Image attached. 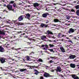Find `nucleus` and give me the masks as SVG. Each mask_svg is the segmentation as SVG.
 <instances>
[{"label": "nucleus", "instance_id": "412c9836", "mask_svg": "<svg viewBox=\"0 0 79 79\" xmlns=\"http://www.w3.org/2000/svg\"><path fill=\"white\" fill-rule=\"evenodd\" d=\"M26 59H27V61H30V59H31V58L29 56H26Z\"/></svg>", "mask_w": 79, "mask_h": 79}, {"label": "nucleus", "instance_id": "20e7f679", "mask_svg": "<svg viewBox=\"0 0 79 79\" xmlns=\"http://www.w3.org/2000/svg\"><path fill=\"white\" fill-rule=\"evenodd\" d=\"M48 24H45L43 23H41L40 25V27H42L43 28V27H48Z\"/></svg>", "mask_w": 79, "mask_h": 79}, {"label": "nucleus", "instance_id": "b1692460", "mask_svg": "<svg viewBox=\"0 0 79 79\" xmlns=\"http://www.w3.org/2000/svg\"><path fill=\"white\" fill-rule=\"evenodd\" d=\"M49 46L51 48H52V47H55V45L51 44H49Z\"/></svg>", "mask_w": 79, "mask_h": 79}, {"label": "nucleus", "instance_id": "cd10ccee", "mask_svg": "<svg viewBox=\"0 0 79 79\" xmlns=\"http://www.w3.org/2000/svg\"><path fill=\"white\" fill-rule=\"evenodd\" d=\"M15 3V2L14 1H11L9 3V4L11 5V4H13L14 3Z\"/></svg>", "mask_w": 79, "mask_h": 79}, {"label": "nucleus", "instance_id": "c756f323", "mask_svg": "<svg viewBox=\"0 0 79 79\" xmlns=\"http://www.w3.org/2000/svg\"><path fill=\"white\" fill-rule=\"evenodd\" d=\"M48 50L49 51H50V52H53L54 53L55 52V51H53V49H48Z\"/></svg>", "mask_w": 79, "mask_h": 79}, {"label": "nucleus", "instance_id": "39448f33", "mask_svg": "<svg viewBox=\"0 0 79 79\" xmlns=\"http://www.w3.org/2000/svg\"><path fill=\"white\" fill-rule=\"evenodd\" d=\"M23 19H24V15H22L20 16L18 18L17 20L18 21H23Z\"/></svg>", "mask_w": 79, "mask_h": 79}, {"label": "nucleus", "instance_id": "4c0bfd02", "mask_svg": "<svg viewBox=\"0 0 79 79\" xmlns=\"http://www.w3.org/2000/svg\"><path fill=\"white\" fill-rule=\"evenodd\" d=\"M60 36H61V33H59L58 34V35H57V37H58V38H60Z\"/></svg>", "mask_w": 79, "mask_h": 79}, {"label": "nucleus", "instance_id": "2f4dec72", "mask_svg": "<svg viewBox=\"0 0 79 79\" xmlns=\"http://www.w3.org/2000/svg\"><path fill=\"white\" fill-rule=\"evenodd\" d=\"M50 58H51V59H52V60H55L56 59V57H52L50 56Z\"/></svg>", "mask_w": 79, "mask_h": 79}, {"label": "nucleus", "instance_id": "c9c22d12", "mask_svg": "<svg viewBox=\"0 0 79 79\" xmlns=\"http://www.w3.org/2000/svg\"><path fill=\"white\" fill-rule=\"evenodd\" d=\"M75 7L77 10V9H79V5L76 6Z\"/></svg>", "mask_w": 79, "mask_h": 79}, {"label": "nucleus", "instance_id": "473e14b6", "mask_svg": "<svg viewBox=\"0 0 79 79\" xmlns=\"http://www.w3.org/2000/svg\"><path fill=\"white\" fill-rule=\"evenodd\" d=\"M11 49L12 50H20L21 49V48H18L17 49H15V48H14V47H13V48H11Z\"/></svg>", "mask_w": 79, "mask_h": 79}, {"label": "nucleus", "instance_id": "09e8293b", "mask_svg": "<svg viewBox=\"0 0 79 79\" xmlns=\"http://www.w3.org/2000/svg\"><path fill=\"white\" fill-rule=\"evenodd\" d=\"M7 68H8V69H10V68H12L11 67V66H10L9 67H8Z\"/></svg>", "mask_w": 79, "mask_h": 79}, {"label": "nucleus", "instance_id": "72a5a7b5", "mask_svg": "<svg viewBox=\"0 0 79 79\" xmlns=\"http://www.w3.org/2000/svg\"><path fill=\"white\" fill-rule=\"evenodd\" d=\"M70 18H71V16H69L68 15H67L66 16V19H68V20H69Z\"/></svg>", "mask_w": 79, "mask_h": 79}, {"label": "nucleus", "instance_id": "69168bd1", "mask_svg": "<svg viewBox=\"0 0 79 79\" xmlns=\"http://www.w3.org/2000/svg\"><path fill=\"white\" fill-rule=\"evenodd\" d=\"M5 11L6 12V10H3V12H5Z\"/></svg>", "mask_w": 79, "mask_h": 79}, {"label": "nucleus", "instance_id": "1a4fd4ad", "mask_svg": "<svg viewBox=\"0 0 79 79\" xmlns=\"http://www.w3.org/2000/svg\"><path fill=\"white\" fill-rule=\"evenodd\" d=\"M49 15V14L48 13H46L44 14H43L42 15V16L43 18H46L47 17V15Z\"/></svg>", "mask_w": 79, "mask_h": 79}, {"label": "nucleus", "instance_id": "680f3d73", "mask_svg": "<svg viewBox=\"0 0 79 79\" xmlns=\"http://www.w3.org/2000/svg\"><path fill=\"white\" fill-rule=\"evenodd\" d=\"M77 68H78V69H79V65H77Z\"/></svg>", "mask_w": 79, "mask_h": 79}, {"label": "nucleus", "instance_id": "052dcab7", "mask_svg": "<svg viewBox=\"0 0 79 79\" xmlns=\"http://www.w3.org/2000/svg\"><path fill=\"white\" fill-rule=\"evenodd\" d=\"M30 44H31V43L30 42H28V45H30Z\"/></svg>", "mask_w": 79, "mask_h": 79}, {"label": "nucleus", "instance_id": "9b49d317", "mask_svg": "<svg viewBox=\"0 0 79 79\" xmlns=\"http://www.w3.org/2000/svg\"><path fill=\"white\" fill-rule=\"evenodd\" d=\"M39 5H40V4L37 2H35L33 4V6L35 8H37V7H39Z\"/></svg>", "mask_w": 79, "mask_h": 79}, {"label": "nucleus", "instance_id": "13d9d810", "mask_svg": "<svg viewBox=\"0 0 79 79\" xmlns=\"http://www.w3.org/2000/svg\"><path fill=\"white\" fill-rule=\"evenodd\" d=\"M2 21H1V24H1V25H3V22H2Z\"/></svg>", "mask_w": 79, "mask_h": 79}, {"label": "nucleus", "instance_id": "e2e57ef3", "mask_svg": "<svg viewBox=\"0 0 79 79\" xmlns=\"http://www.w3.org/2000/svg\"><path fill=\"white\" fill-rule=\"evenodd\" d=\"M31 52L33 53V54H34L35 53V52Z\"/></svg>", "mask_w": 79, "mask_h": 79}, {"label": "nucleus", "instance_id": "4d7b16f0", "mask_svg": "<svg viewBox=\"0 0 79 79\" xmlns=\"http://www.w3.org/2000/svg\"><path fill=\"white\" fill-rule=\"evenodd\" d=\"M76 1H74L73 2V3H76Z\"/></svg>", "mask_w": 79, "mask_h": 79}, {"label": "nucleus", "instance_id": "393cba45", "mask_svg": "<svg viewBox=\"0 0 79 79\" xmlns=\"http://www.w3.org/2000/svg\"><path fill=\"white\" fill-rule=\"evenodd\" d=\"M38 62L39 63V62H43V60L40 59V58L38 60Z\"/></svg>", "mask_w": 79, "mask_h": 79}, {"label": "nucleus", "instance_id": "c03bdc74", "mask_svg": "<svg viewBox=\"0 0 79 79\" xmlns=\"http://www.w3.org/2000/svg\"><path fill=\"white\" fill-rule=\"evenodd\" d=\"M67 41L68 42H70V43H71V44L73 43V41H72L71 40H68Z\"/></svg>", "mask_w": 79, "mask_h": 79}, {"label": "nucleus", "instance_id": "9d476101", "mask_svg": "<svg viewBox=\"0 0 79 79\" xmlns=\"http://www.w3.org/2000/svg\"><path fill=\"white\" fill-rule=\"evenodd\" d=\"M70 55H71L69 56V59H74V58H75L76 57V56H75V55H74L71 54H70Z\"/></svg>", "mask_w": 79, "mask_h": 79}, {"label": "nucleus", "instance_id": "f704fd0d", "mask_svg": "<svg viewBox=\"0 0 79 79\" xmlns=\"http://www.w3.org/2000/svg\"><path fill=\"white\" fill-rule=\"evenodd\" d=\"M35 38V37H34L32 38L31 40L34 41V42H35V41H36V40L35 39H34Z\"/></svg>", "mask_w": 79, "mask_h": 79}, {"label": "nucleus", "instance_id": "bf43d9fd", "mask_svg": "<svg viewBox=\"0 0 79 79\" xmlns=\"http://www.w3.org/2000/svg\"><path fill=\"white\" fill-rule=\"evenodd\" d=\"M43 50H47V49H46V48H43Z\"/></svg>", "mask_w": 79, "mask_h": 79}, {"label": "nucleus", "instance_id": "49530a36", "mask_svg": "<svg viewBox=\"0 0 79 79\" xmlns=\"http://www.w3.org/2000/svg\"><path fill=\"white\" fill-rule=\"evenodd\" d=\"M25 35V33H22L21 34L20 36H21V35Z\"/></svg>", "mask_w": 79, "mask_h": 79}, {"label": "nucleus", "instance_id": "5fc2aeb1", "mask_svg": "<svg viewBox=\"0 0 79 79\" xmlns=\"http://www.w3.org/2000/svg\"><path fill=\"white\" fill-rule=\"evenodd\" d=\"M22 32L21 31H18L17 32L18 34H19L20 33H22Z\"/></svg>", "mask_w": 79, "mask_h": 79}, {"label": "nucleus", "instance_id": "ddd939ff", "mask_svg": "<svg viewBox=\"0 0 79 79\" xmlns=\"http://www.w3.org/2000/svg\"><path fill=\"white\" fill-rule=\"evenodd\" d=\"M69 66H70L71 68H76V65L74 64H70Z\"/></svg>", "mask_w": 79, "mask_h": 79}, {"label": "nucleus", "instance_id": "bb28decb", "mask_svg": "<svg viewBox=\"0 0 79 79\" xmlns=\"http://www.w3.org/2000/svg\"><path fill=\"white\" fill-rule=\"evenodd\" d=\"M71 76H72V78H73V79H74V78L75 77H76V75L72 74V75H71Z\"/></svg>", "mask_w": 79, "mask_h": 79}, {"label": "nucleus", "instance_id": "7c9ffc66", "mask_svg": "<svg viewBox=\"0 0 79 79\" xmlns=\"http://www.w3.org/2000/svg\"><path fill=\"white\" fill-rule=\"evenodd\" d=\"M49 63H53V64H55V62H54V61L51 60L49 61Z\"/></svg>", "mask_w": 79, "mask_h": 79}, {"label": "nucleus", "instance_id": "6e6d98bb", "mask_svg": "<svg viewBox=\"0 0 79 79\" xmlns=\"http://www.w3.org/2000/svg\"><path fill=\"white\" fill-rule=\"evenodd\" d=\"M40 79H44V77H41L40 78Z\"/></svg>", "mask_w": 79, "mask_h": 79}, {"label": "nucleus", "instance_id": "f3484780", "mask_svg": "<svg viewBox=\"0 0 79 79\" xmlns=\"http://www.w3.org/2000/svg\"><path fill=\"white\" fill-rule=\"evenodd\" d=\"M34 71L35 72V74H36V75H38V73H39V71H38V70H37L36 69H34Z\"/></svg>", "mask_w": 79, "mask_h": 79}, {"label": "nucleus", "instance_id": "4468645a", "mask_svg": "<svg viewBox=\"0 0 79 79\" xmlns=\"http://www.w3.org/2000/svg\"><path fill=\"white\" fill-rule=\"evenodd\" d=\"M5 60H6V59L1 58L0 59V61L1 63H4L5 62Z\"/></svg>", "mask_w": 79, "mask_h": 79}, {"label": "nucleus", "instance_id": "de8ad7c7", "mask_svg": "<svg viewBox=\"0 0 79 79\" xmlns=\"http://www.w3.org/2000/svg\"><path fill=\"white\" fill-rule=\"evenodd\" d=\"M41 47L44 48V47H45V45H44V44H43V45H42L41 46Z\"/></svg>", "mask_w": 79, "mask_h": 79}, {"label": "nucleus", "instance_id": "aec40b11", "mask_svg": "<svg viewBox=\"0 0 79 79\" xmlns=\"http://www.w3.org/2000/svg\"><path fill=\"white\" fill-rule=\"evenodd\" d=\"M27 71L26 69H20V72H24V71Z\"/></svg>", "mask_w": 79, "mask_h": 79}, {"label": "nucleus", "instance_id": "6e6552de", "mask_svg": "<svg viewBox=\"0 0 79 79\" xmlns=\"http://www.w3.org/2000/svg\"><path fill=\"white\" fill-rule=\"evenodd\" d=\"M45 34H47L48 35L50 34V35H53V33L52 31H50L49 30H48L47 31V32L44 33Z\"/></svg>", "mask_w": 79, "mask_h": 79}, {"label": "nucleus", "instance_id": "dca6fc26", "mask_svg": "<svg viewBox=\"0 0 79 79\" xmlns=\"http://www.w3.org/2000/svg\"><path fill=\"white\" fill-rule=\"evenodd\" d=\"M48 37L50 39H51L52 38V39H55V37H54V36H52V35H50V34H49L48 35Z\"/></svg>", "mask_w": 79, "mask_h": 79}, {"label": "nucleus", "instance_id": "f8f14e48", "mask_svg": "<svg viewBox=\"0 0 79 79\" xmlns=\"http://www.w3.org/2000/svg\"><path fill=\"white\" fill-rule=\"evenodd\" d=\"M56 71V72H60V71H61V68L60 66H58L57 67Z\"/></svg>", "mask_w": 79, "mask_h": 79}, {"label": "nucleus", "instance_id": "338daca9", "mask_svg": "<svg viewBox=\"0 0 79 79\" xmlns=\"http://www.w3.org/2000/svg\"><path fill=\"white\" fill-rule=\"evenodd\" d=\"M32 53L31 52V53L29 55H32Z\"/></svg>", "mask_w": 79, "mask_h": 79}, {"label": "nucleus", "instance_id": "58836bf2", "mask_svg": "<svg viewBox=\"0 0 79 79\" xmlns=\"http://www.w3.org/2000/svg\"><path fill=\"white\" fill-rule=\"evenodd\" d=\"M46 48H47H47H48V45L46 44H45V46Z\"/></svg>", "mask_w": 79, "mask_h": 79}, {"label": "nucleus", "instance_id": "423d86ee", "mask_svg": "<svg viewBox=\"0 0 79 79\" xmlns=\"http://www.w3.org/2000/svg\"><path fill=\"white\" fill-rule=\"evenodd\" d=\"M44 76L45 77H51V75H50L49 73L46 72L44 73Z\"/></svg>", "mask_w": 79, "mask_h": 79}, {"label": "nucleus", "instance_id": "8fccbe9b", "mask_svg": "<svg viewBox=\"0 0 79 79\" xmlns=\"http://www.w3.org/2000/svg\"><path fill=\"white\" fill-rule=\"evenodd\" d=\"M61 41H62V42H65V40L64 39H62L61 40Z\"/></svg>", "mask_w": 79, "mask_h": 79}, {"label": "nucleus", "instance_id": "a19ab883", "mask_svg": "<svg viewBox=\"0 0 79 79\" xmlns=\"http://www.w3.org/2000/svg\"><path fill=\"white\" fill-rule=\"evenodd\" d=\"M4 26H3L2 27H0V31H1V29H3V28H4Z\"/></svg>", "mask_w": 79, "mask_h": 79}, {"label": "nucleus", "instance_id": "603ef678", "mask_svg": "<svg viewBox=\"0 0 79 79\" xmlns=\"http://www.w3.org/2000/svg\"><path fill=\"white\" fill-rule=\"evenodd\" d=\"M75 17L76 18H77V19H79V17H77V16H75Z\"/></svg>", "mask_w": 79, "mask_h": 79}, {"label": "nucleus", "instance_id": "a18cd8bd", "mask_svg": "<svg viewBox=\"0 0 79 79\" xmlns=\"http://www.w3.org/2000/svg\"><path fill=\"white\" fill-rule=\"evenodd\" d=\"M66 35H63L61 36V37H66Z\"/></svg>", "mask_w": 79, "mask_h": 79}, {"label": "nucleus", "instance_id": "5701e85b", "mask_svg": "<svg viewBox=\"0 0 79 79\" xmlns=\"http://www.w3.org/2000/svg\"><path fill=\"white\" fill-rule=\"evenodd\" d=\"M17 23V24L19 26V25L23 26V25H24V24L23 23H22L18 22Z\"/></svg>", "mask_w": 79, "mask_h": 79}, {"label": "nucleus", "instance_id": "f03ea898", "mask_svg": "<svg viewBox=\"0 0 79 79\" xmlns=\"http://www.w3.org/2000/svg\"><path fill=\"white\" fill-rule=\"evenodd\" d=\"M6 7L9 11H14V9H13V6L10 4L6 6Z\"/></svg>", "mask_w": 79, "mask_h": 79}, {"label": "nucleus", "instance_id": "c85d7f7f", "mask_svg": "<svg viewBox=\"0 0 79 79\" xmlns=\"http://www.w3.org/2000/svg\"><path fill=\"white\" fill-rule=\"evenodd\" d=\"M13 7H14V8H17V6H16V4H15V3H14L13 4Z\"/></svg>", "mask_w": 79, "mask_h": 79}, {"label": "nucleus", "instance_id": "0e129e2a", "mask_svg": "<svg viewBox=\"0 0 79 79\" xmlns=\"http://www.w3.org/2000/svg\"><path fill=\"white\" fill-rule=\"evenodd\" d=\"M2 1L3 2H5V0H2Z\"/></svg>", "mask_w": 79, "mask_h": 79}, {"label": "nucleus", "instance_id": "a211bd4d", "mask_svg": "<svg viewBox=\"0 0 79 79\" xmlns=\"http://www.w3.org/2000/svg\"><path fill=\"white\" fill-rule=\"evenodd\" d=\"M41 39L42 40H44V39H47V36L44 35H42L41 36Z\"/></svg>", "mask_w": 79, "mask_h": 79}, {"label": "nucleus", "instance_id": "0eeeda50", "mask_svg": "<svg viewBox=\"0 0 79 79\" xmlns=\"http://www.w3.org/2000/svg\"><path fill=\"white\" fill-rule=\"evenodd\" d=\"M26 16H25L26 19H28L29 20H30V17H31V14L29 13L25 14Z\"/></svg>", "mask_w": 79, "mask_h": 79}, {"label": "nucleus", "instance_id": "a878e982", "mask_svg": "<svg viewBox=\"0 0 79 79\" xmlns=\"http://www.w3.org/2000/svg\"><path fill=\"white\" fill-rule=\"evenodd\" d=\"M76 14L77 16H79V9L77 10Z\"/></svg>", "mask_w": 79, "mask_h": 79}, {"label": "nucleus", "instance_id": "7ed1b4c3", "mask_svg": "<svg viewBox=\"0 0 79 79\" xmlns=\"http://www.w3.org/2000/svg\"><path fill=\"white\" fill-rule=\"evenodd\" d=\"M74 31H75V30L71 28H70L69 30L68 31V33L69 34H72V33L74 32Z\"/></svg>", "mask_w": 79, "mask_h": 79}, {"label": "nucleus", "instance_id": "3c124183", "mask_svg": "<svg viewBox=\"0 0 79 79\" xmlns=\"http://www.w3.org/2000/svg\"><path fill=\"white\" fill-rule=\"evenodd\" d=\"M28 40H32V38H28Z\"/></svg>", "mask_w": 79, "mask_h": 79}, {"label": "nucleus", "instance_id": "e433bc0d", "mask_svg": "<svg viewBox=\"0 0 79 79\" xmlns=\"http://www.w3.org/2000/svg\"><path fill=\"white\" fill-rule=\"evenodd\" d=\"M9 45V44H7V43H6V44H5V47H7V48H8V46Z\"/></svg>", "mask_w": 79, "mask_h": 79}, {"label": "nucleus", "instance_id": "2eb2a0df", "mask_svg": "<svg viewBox=\"0 0 79 79\" xmlns=\"http://www.w3.org/2000/svg\"><path fill=\"white\" fill-rule=\"evenodd\" d=\"M5 52V49L4 48L2 47V46H0V52Z\"/></svg>", "mask_w": 79, "mask_h": 79}, {"label": "nucleus", "instance_id": "ea45409f", "mask_svg": "<svg viewBox=\"0 0 79 79\" xmlns=\"http://www.w3.org/2000/svg\"><path fill=\"white\" fill-rule=\"evenodd\" d=\"M71 12H74L75 13V10L74 9H72L71 10Z\"/></svg>", "mask_w": 79, "mask_h": 79}, {"label": "nucleus", "instance_id": "79ce46f5", "mask_svg": "<svg viewBox=\"0 0 79 79\" xmlns=\"http://www.w3.org/2000/svg\"><path fill=\"white\" fill-rule=\"evenodd\" d=\"M79 78L77 76H76L75 77V78H74V79H79Z\"/></svg>", "mask_w": 79, "mask_h": 79}, {"label": "nucleus", "instance_id": "774afa93", "mask_svg": "<svg viewBox=\"0 0 79 79\" xmlns=\"http://www.w3.org/2000/svg\"><path fill=\"white\" fill-rule=\"evenodd\" d=\"M65 25H66V26H68V23H66Z\"/></svg>", "mask_w": 79, "mask_h": 79}, {"label": "nucleus", "instance_id": "4be33fe9", "mask_svg": "<svg viewBox=\"0 0 79 79\" xmlns=\"http://www.w3.org/2000/svg\"><path fill=\"white\" fill-rule=\"evenodd\" d=\"M60 50H61L62 52H63V53H64V52H65V50H64V49L63 48L61 47L60 48Z\"/></svg>", "mask_w": 79, "mask_h": 79}, {"label": "nucleus", "instance_id": "37998d69", "mask_svg": "<svg viewBox=\"0 0 79 79\" xmlns=\"http://www.w3.org/2000/svg\"><path fill=\"white\" fill-rule=\"evenodd\" d=\"M31 67H32L33 69H34V68H36V66H31Z\"/></svg>", "mask_w": 79, "mask_h": 79}, {"label": "nucleus", "instance_id": "864d4df0", "mask_svg": "<svg viewBox=\"0 0 79 79\" xmlns=\"http://www.w3.org/2000/svg\"><path fill=\"white\" fill-rule=\"evenodd\" d=\"M17 21H18V20H15L14 21L13 20V21H14V23H16Z\"/></svg>", "mask_w": 79, "mask_h": 79}, {"label": "nucleus", "instance_id": "6ab92c4d", "mask_svg": "<svg viewBox=\"0 0 79 79\" xmlns=\"http://www.w3.org/2000/svg\"><path fill=\"white\" fill-rule=\"evenodd\" d=\"M53 21L54 23H58V22H60V21H59V19H54L53 20Z\"/></svg>", "mask_w": 79, "mask_h": 79}, {"label": "nucleus", "instance_id": "f257e3e1", "mask_svg": "<svg viewBox=\"0 0 79 79\" xmlns=\"http://www.w3.org/2000/svg\"><path fill=\"white\" fill-rule=\"evenodd\" d=\"M5 30L4 29H1L0 31V37H3V35H5Z\"/></svg>", "mask_w": 79, "mask_h": 79}]
</instances>
